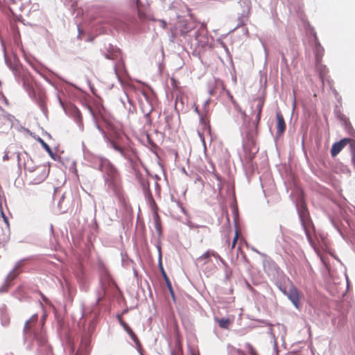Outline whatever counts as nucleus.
<instances>
[{"instance_id":"nucleus-7","label":"nucleus","mask_w":355,"mask_h":355,"mask_svg":"<svg viewBox=\"0 0 355 355\" xmlns=\"http://www.w3.org/2000/svg\"><path fill=\"white\" fill-rule=\"evenodd\" d=\"M354 139H349V138H344L341 139L340 141L334 143L331 149V155L333 157H336L342 150L343 148L347 145L349 144V146L351 147L352 141H354Z\"/></svg>"},{"instance_id":"nucleus-20","label":"nucleus","mask_w":355,"mask_h":355,"mask_svg":"<svg viewBox=\"0 0 355 355\" xmlns=\"http://www.w3.org/2000/svg\"><path fill=\"white\" fill-rule=\"evenodd\" d=\"M245 347L248 349V352L250 355H258L257 350L250 343H246Z\"/></svg>"},{"instance_id":"nucleus-9","label":"nucleus","mask_w":355,"mask_h":355,"mask_svg":"<svg viewBox=\"0 0 355 355\" xmlns=\"http://www.w3.org/2000/svg\"><path fill=\"white\" fill-rule=\"evenodd\" d=\"M119 322L121 325L123 327L124 330L127 332V334L130 336V337L132 338V340L134 341L135 344L137 347H141V343L137 336V335L135 334V332L132 330V329L128 326V324L123 321L120 317H119Z\"/></svg>"},{"instance_id":"nucleus-15","label":"nucleus","mask_w":355,"mask_h":355,"mask_svg":"<svg viewBox=\"0 0 355 355\" xmlns=\"http://www.w3.org/2000/svg\"><path fill=\"white\" fill-rule=\"evenodd\" d=\"M219 327L222 329H227L231 324V320L229 318H216Z\"/></svg>"},{"instance_id":"nucleus-26","label":"nucleus","mask_w":355,"mask_h":355,"mask_svg":"<svg viewBox=\"0 0 355 355\" xmlns=\"http://www.w3.org/2000/svg\"><path fill=\"white\" fill-rule=\"evenodd\" d=\"M22 288H23V287H22V286H19V287L18 288V289H17V291H20V290H21V289H22Z\"/></svg>"},{"instance_id":"nucleus-13","label":"nucleus","mask_w":355,"mask_h":355,"mask_svg":"<svg viewBox=\"0 0 355 355\" xmlns=\"http://www.w3.org/2000/svg\"><path fill=\"white\" fill-rule=\"evenodd\" d=\"M153 220H154L155 230H156L158 235H161V234H162V221H161V218L158 214L157 207L156 206L154 209Z\"/></svg>"},{"instance_id":"nucleus-11","label":"nucleus","mask_w":355,"mask_h":355,"mask_svg":"<svg viewBox=\"0 0 355 355\" xmlns=\"http://www.w3.org/2000/svg\"><path fill=\"white\" fill-rule=\"evenodd\" d=\"M276 118H277V124H276L277 135L278 136H280L284 132L286 125V123H285L284 116L279 111L277 112Z\"/></svg>"},{"instance_id":"nucleus-25","label":"nucleus","mask_w":355,"mask_h":355,"mask_svg":"<svg viewBox=\"0 0 355 355\" xmlns=\"http://www.w3.org/2000/svg\"><path fill=\"white\" fill-rule=\"evenodd\" d=\"M214 176H215V178H216L218 180H220V178L219 175H218V174H214Z\"/></svg>"},{"instance_id":"nucleus-5","label":"nucleus","mask_w":355,"mask_h":355,"mask_svg":"<svg viewBox=\"0 0 355 355\" xmlns=\"http://www.w3.org/2000/svg\"><path fill=\"white\" fill-rule=\"evenodd\" d=\"M49 170L45 166H40L31 171L29 178L33 184H37L44 182L47 178Z\"/></svg>"},{"instance_id":"nucleus-22","label":"nucleus","mask_w":355,"mask_h":355,"mask_svg":"<svg viewBox=\"0 0 355 355\" xmlns=\"http://www.w3.org/2000/svg\"><path fill=\"white\" fill-rule=\"evenodd\" d=\"M239 232L236 230L235 231V235H234V239H233V241H232V245H231V250H233L235 248L236 242H237L238 239H239Z\"/></svg>"},{"instance_id":"nucleus-6","label":"nucleus","mask_w":355,"mask_h":355,"mask_svg":"<svg viewBox=\"0 0 355 355\" xmlns=\"http://www.w3.org/2000/svg\"><path fill=\"white\" fill-rule=\"evenodd\" d=\"M213 257L216 259H218L222 263H224V259L216 252L213 250H207L205 253H203L201 256H200L197 261L198 263L202 265H205L211 261V257Z\"/></svg>"},{"instance_id":"nucleus-8","label":"nucleus","mask_w":355,"mask_h":355,"mask_svg":"<svg viewBox=\"0 0 355 355\" xmlns=\"http://www.w3.org/2000/svg\"><path fill=\"white\" fill-rule=\"evenodd\" d=\"M200 123L201 125V130H198V135L201 139L204 140L206 135H211V127L209 121L205 118H201Z\"/></svg>"},{"instance_id":"nucleus-18","label":"nucleus","mask_w":355,"mask_h":355,"mask_svg":"<svg viewBox=\"0 0 355 355\" xmlns=\"http://www.w3.org/2000/svg\"><path fill=\"white\" fill-rule=\"evenodd\" d=\"M316 69L320 73V78L323 80L324 76L328 73L327 68L326 67V66L322 65L320 62V63H316Z\"/></svg>"},{"instance_id":"nucleus-16","label":"nucleus","mask_w":355,"mask_h":355,"mask_svg":"<svg viewBox=\"0 0 355 355\" xmlns=\"http://www.w3.org/2000/svg\"><path fill=\"white\" fill-rule=\"evenodd\" d=\"M24 87L30 95H34V85L35 83L30 78L25 79L24 82Z\"/></svg>"},{"instance_id":"nucleus-3","label":"nucleus","mask_w":355,"mask_h":355,"mask_svg":"<svg viewBox=\"0 0 355 355\" xmlns=\"http://www.w3.org/2000/svg\"><path fill=\"white\" fill-rule=\"evenodd\" d=\"M298 214L306 238L310 243H312V237L315 234V226L310 217L308 208L304 202H301L299 205Z\"/></svg>"},{"instance_id":"nucleus-1","label":"nucleus","mask_w":355,"mask_h":355,"mask_svg":"<svg viewBox=\"0 0 355 355\" xmlns=\"http://www.w3.org/2000/svg\"><path fill=\"white\" fill-rule=\"evenodd\" d=\"M45 319L46 315H43L39 323L37 314H34L26 322L24 327L26 340H35L40 347H45L47 345V336L44 329Z\"/></svg>"},{"instance_id":"nucleus-17","label":"nucleus","mask_w":355,"mask_h":355,"mask_svg":"<svg viewBox=\"0 0 355 355\" xmlns=\"http://www.w3.org/2000/svg\"><path fill=\"white\" fill-rule=\"evenodd\" d=\"M162 275H163V277L164 279V281L166 284V286L168 288V291L172 296L173 298L175 297V293H174V291L173 290V288H172V285L171 284V282L169 280V278L168 277L166 272L164 271V270L163 268H162Z\"/></svg>"},{"instance_id":"nucleus-21","label":"nucleus","mask_w":355,"mask_h":355,"mask_svg":"<svg viewBox=\"0 0 355 355\" xmlns=\"http://www.w3.org/2000/svg\"><path fill=\"white\" fill-rule=\"evenodd\" d=\"M112 147L114 148V149L118 152L120 153V154L123 156H125V150H124V148H122L121 146H117L116 144H115L114 143L112 144Z\"/></svg>"},{"instance_id":"nucleus-14","label":"nucleus","mask_w":355,"mask_h":355,"mask_svg":"<svg viewBox=\"0 0 355 355\" xmlns=\"http://www.w3.org/2000/svg\"><path fill=\"white\" fill-rule=\"evenodd\" d=\"M324 49L320 46L318 43L316 44L315 50V58L316 63H320L322 62V58L324 55Z\"/></svg>"},{"instance_id":"nucleus-24","label":"nucleus","mask_w":355,"mask_h":355,"mask_svg":"<svg viewBox=\"0 0 355 355\" xmlns=\"http://www.w3.org/2000/svg\"><path fill=\"white\" fill-rule=\"evenodd\" d=\"M191 355H199V354L193 350L191 352Z\"/></svg>"},{"instance_id":"nucleus-23","label":"nucleus","mask_w":355,"mask_h":355,"mask_svg":"<svg viewBox=\"0 0 355 355\" xmlns=\"http://www.w3.org/2000/svg\"><path fill=\"white\" fill-rule=\"evenodd\" d=\"M180 31L182 35H185L189 31V29L185 28V29H181Z\"/></svg>"},{"instance_id":"nucleus-4","label":"nucleus","mask_w":355,"mask_h":355,"mask_svg":"<svg viewBox=\"0 0 355 355\" xmlns=\"http://www.w3.org/2000/svg\"><path fill=\"white\" fill-rule=\"evenodd\" d=\"M98 169L105 174V180L109 184H118L120 178L119 173L109 159L100 158Z\"/></svg>"},{"instance_id":"nucleus-2","label":"nucleus","mask_w":355,"mask_h":355,"mask_svg":"<svg viewBox=\"0 0 355 355\" xmlns=\"http://www.w3.org/2000/svg\"><path fill=\"white\" fill-rule=\"evenodd\" d=\"M276 284L279 289L288 297L293 305L298 309L300 301V291L294 286L292 281L288 277L283 276L277 282Z\"/></svg>"},{"instance_id":"nucleus-10","label":"nucleus","mask_w":355,"mask_h":355,"mask_svg":"<svg viewBox=\"0 0 355 355\" xmlns=\"http://www.w3.org/2000/svg\"><path fill=\"white\" fill-rule=\"evenodd\" d=\"M18 275L19 272L17 271L16 268L10 272V273L6 277V281L5 284L0 287V293H6L8 291L10 286V283L13 279H15Z\"/></svg>"},{"instance_id":"nucleus-19","label":"nucleus","mask_w":355,"mask_h":355,"mask_svg":"<svg viewBox=\"0 0 355 355\" xmlns=\"http://www.w3.org/2000/svg\"><path fill=\"white\" fill-rule=\"evenodd\" d=\"M39 141L42 146V147L48 152V153L51 155H53V153L50 146L46 142H44L43 139L40 138L39 139Z\"/></svg>"},{"instance_id":"nucleus-12","label":"nucleus","mask_w":355,"mask_h":355,"mask_svg":"<svg viewBox=\"0 0 355 355\" xmlns=\"http://www.w3.org/2000/svg\"><path fill=\"white\" fill-rule=\"evenodd\" d=\"M254 103H256L255 111L257 112V115H256L255 121H256V125H257L261 119V116L262 109H263V104H264V101L261 98H258L254 100Z\"/></svg>"}]
</instances>
